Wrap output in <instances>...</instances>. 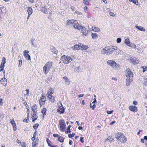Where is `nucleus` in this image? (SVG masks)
I'll list each match as a JSON object with an SVG mask.
<instances>
[{"mask_svg":"<svg viewBox=\"0 0 147 147\" xmlns=\"http://www.w3.org/2000/svg\"><path fill=\"white\" fill-rule=\"evenodd\" d=\"M22 60H20L19 61V64L18 65V67H21L22 65Z\"/></svg>","mask_w":147,"mask_h":147,"instance_id":"c03bdc74","label":"nucleus"},{"mask_svg":"<svg viewBox=\"0 0 147 147\" xmlns=\"http://www.w3.org/2000/svg\"><path fill=\"white\" fill-rule=\"evenodd\" d=\"M125 43L127 46H129L130 44V42L128 38H126L125 40Z\"/></svg>","mask_w":147,"mask_h":147,"instance_id":"c85d7f7f","label":"nucleus"},{"mask_svg":"<svg viewBox=\"0 0 147 147\" xmlns=\"http://www.w3.org/2000/svg\"><path fill=\"white\" fill-rule=\"evenodd\" d=\"M37 107L36 104H34L32 107V110L33 112H37Z\"/></svg>","mask_w":147,"mask_h":147,"instance_id":"393cba45","label":"nucleus"},{"mask_svg":"<svg viewBox=\"0 0 147 147\" xmlns=\"http://www.w3.org/2000/svg\"><path fill=\"white\" fill-rule=\"evenodd\" d=\"M68 137L69 138H71L73 137V136L72 135V134H69L68 135Z\"/></svg>","mask_w":147,"mask_h":147,"instance_id":"774afa93","label":"nucleus"},{"mask_svg":"<svg viewBox=\"0 0 147 147\" xmlns=\"http://www.w3.org/2000/svg\"><path fill=\"white\" fill-rule=\"evenodd\" d=\"M55 16L54 13H52V12H50L49 13L48 18L51 20L54 21L56 18Z\"/></svg>","mask_w":147,"mask_h":147,"instance_id":"9d476101","label":"nucleus"},{"mask_svg":"<svg viewBox=\"0 0 147 147\" xmlns=\"http://www.w3.org/2000/svg\"><path fill=\"white\" fill-rule=\"evenodd\" d=\"M109 14L111 16H112L113 17H114L115 16V14L112 12H110L109 13Z\"/></svg>","mask_w":147,"mask_h":147,"instance_id":"6e6d98bb","label":"nucleus"},{"mask_svg":"<svg viewBox=\"0 0 147 147\" xmlns=\"http://www.w3.org/2000/svg\"><path fill=\"white\" fill-rule=\"evenodd\" d=\"M130 1H131L134 3L135 4L138 5L137 4L138 3V0H129Z\"/></svg>","mask_w":147,"mask_h":147,"instance_id":"58836bf2","label":"nucleus"},{"mask_svg":"<svg viewBox=\"0 0 147 147\" xmlns=\"http://www.w3.org/2000/svg\"><path fill=\"white\" fill-rule=\"evenodd\" d=\"M40 101L43 103H44L45 101L46 100V97L45 96L42 95L40 98Z\"/></svg>","mask_w":147,"mask_h":147,"instance_id":"c756f323","label":"nucleus"},{"mask_svg":"<svg viewBox=\"0 0 147 147\" xmlns=\"http://www.w3.org/2000/svg\"><path fill=\"white\" fill-rule=\"evenodd\" d=\"M82 32L83 33L82 35L83 36H86L87 35L88 32L89 31L88 30H86L84 28H83L82 26V28H81Z\"/></svg>","mask_w":147,"mask_h":147,"instance_id":"f8f14e48","label":"nucleus"},{"mask_svg":"<svg viewBox=\"0 0 147 147\" xmlns=\"http://www.w3.org/2000/svg\"><path fill=\"white\" fill-rule=\"evenodd\" d=\"M92 29L93 31L96 32H97L98 31H100V30L99 28L94 27H92Z\"/></svg>","mask_w":147,"mask_h":147,"instance_id":"f704fd0d","label":"nucleus"},{"mask_svg":"<svg viewBox=\"0 0 147 147\" xmlns=\"http://www.w3.org/2000/svg\"><path fill=\"white\" fill-rule=\"evenodd\" d=\"M121 40L120 38H118L117 39V42L118 43H120L121 41Z\"/></svg>","mask_w":147,"mask_h":147,"instance_id":"09e8293b","label":"nucleus"},{"mask_svg":"<svg viewBox=\"0 0 147 147\" xmlns=\"http://www.w3.org/2000/svg\"><path fill=\"white\" fill-rule=\"evenodd\" d=\"M66 59H65V64H67L69 63H70L72 61V59L70 56H66Z\"/></svg>","mask_w":147,"mask_h":147,"instance_id":"ddd939ff","label":"nucleus"},{"mask_svg":"<svg viewBox=\"0 0 147 147\" xmlns=\"http://www.w3.org/2000/svg\"><path fill=\"white\" fill-rule=\"evenodd\" d=\"M74 21V20H68L67 22L66 25L67 26L68 25H71V24L73 25Z\"/></svg>","mask_w":147,"mask_h":147,"instance_id":"bb28decb","label":"nucleus"},{"mask_svg":"<svg viewBox=\"0 0 147 147\" xmlns=\"http://www.w3.org/2000/svg\"><path fill=\"white\" fill-rule=\"evenodd\" d=\"M83 2L86 5H88V0H86L85 1V0H83Z\"/></svg>","mask_w":147,"mask_h":147,"instance_id":"8fccbe9b","label":"nucleus"},{"mask_svg":"<svg viewBox=\"0 0 147 147\" xmlns=\"http://www.w3.org/2000/svg\"><path fill=\"white\" fill-rule=\"evenodd\" d=\"M119 141L121 142L125 143L127 141L126 137L121 133Z\"/></svg>","mask_w":147,"mask_h":147,"instance_id":"423d86ee","label":"nucleus"},{"mask_svg":"<svg viewBox=\"0 0 147 147\" xmlns=\"http://www.w3.org/2000/svg\"><path fill=\"white\" fill-rule=\"evenodd\" d=\"M132 81L133 78H130V79H129L128 78H127L126 80V85L127 86H129Z\"/></svg>","mask_w":147,"mask_h":147,"instance_id":"6ab92c4d","label":"nucleus"},{"mask_svg":"<svg viewBox=\"0 0 147 147\" xmlns=\"http://www.w3.org/2000/svg\"><path fill=\"white\" fill-rule=\"evenodd\" d=\"M58 140L61 142H63L64 141V138L63 137L59 136L58 138Z\"/></svg>","mask_w":147,"mask_h":147,"instance_id":"473e14b6","label":"nucleus"},{"mask_svg":"<svg viewBox=\"0 0 147 147\" xmlns=\"http://www.w3.org/2000/svg\"><path fill=\"white\" fill-rule=\"evenodd\" d=\"M34 39H32L31 40V42H32V44L33 46H34Z\"/></svg>","mask_w":147,"mask_h":147,"instance_id":"e2e57ef3","label":"nucleus"},{"mask_svg":"<svg viewBox=\"0 0 147 147\" xmlns=\"http://www.w3.org/2000/svg\"><path fill=\"white\" fill-rule=\"evenodd\" d=\"M34 113L32 115V117L33 118H37V112H33Z\"/></svg>","mask_w":147,"mask_h":147,"instance_id":"a19ab883","label":"nucleus"},{"mask_svg":"<svg viewBox=\"0 0 147 147\" xmlns=\"http://www.w3.org/2000/svg\"><path fill=\"white\" fill-rule=\"evenodd\" d=\"M81 70L80 67H77L75 69V70L76 72H79Z\"/></svg>","mask_w":147,"mask_h":147,"instance_id":"c9c22d12","label":"nucleus"},{"mask_svg":"<svg viewBox=\"0 0 147 147\" xmlns=\"http://www.w3.org/2000/svg\"><path fill=\"white\" fill-rule=\"evenodd\" d=\"M107 63L108 65L114 69L117 68L118 67H119V65H118L114 61L112 60H108Z\"/></svg>","mask_w":147,"mask_h":147,"instance_id":"f03ea898","label":"nucleus"},{"mask_svg":"<svg viewBox=\"0 0 147 147\" xmlns=\"http://www.w3.org/2000/svg\"><path fill=\"white\" fill-rule=\"evenodd\" d=\"M47 97L49 98V100L52 102H53L54 101V97L52 96L49 93H47Z\"/></svg>","mask_w":147,"mask_h":147,"instance_id":"dca6fc26","label":"nucleus"},{"mask_svg":"<svg viewBox=\"0 0 147 147\" xmlns=\"http://www.w3.org/2000/svg\"><path fill=\"white\" fill-rule=\"evenodd\" d=\"M92 38L93 39L96 38L98 37V35L96 33H92L91 34Z\"/></svg>","mask_w":147,"mask_h":147,"instance_id":"2f4dec72","label":"nucleus"},{"mask_svg":"<svg viewBox=\"0 0 147 147\" xmlns=\"http://www.w3.org/2000/svg\"><path fill=\"white\" fill-rule=\"evenodd\" d=\"M29 52V51L27 50L24 51L23 52L24 53V55L26 58V59H28L29 60H30V56L28 54V53Z\"/></svg>","mask_w":147,"mask_h":147,"instance_id":"9b49d317","label":"nucleus"},{"mask_svg":"<svg viewBox=\"0 0 147 147\" xmlns=\"http://www.w3.org/2000/svg\"><path fill=\"white\" fill-rule=\"evenodd\" d=\"M84 137H81L80 138V141L82 143H83L84 142V141L83 140Z\"/></svg>","mask_w":147,"mask_h":147,"instance_id":"864d4df0","label":"nucleus"},{"mask_svg":"<svg viewBox=\"0 0 147 147\" xmlns=\"http://www.w3.org/2000/svg\"><path fill=\"white\" fill-rule=\"evenodd\" d=\"M28 119H25L23 120V121L24 122H28Z\"/></svg>","mask_w":147,"mask_h":147,"instance_id":"0e129e2a","label":"nucleus"},{"mask_svg":"<svg viewBox=\"0 0 147 147\" xmlns=\"http://www.w3.org/2000/svg\"><path fill=\"white\" fill-rule=\"evenodd\" d=\"M26 8L28 14H29V15H31L33 12L32 8L31 7H26Z\"/></svg>","mask_w":147,"mask_h":147,"instance_id":"a211bd4d","label":"nucleus"},{"mask_svg":"<svg viewBox=\"0 0 147 147\" xmlns=\"http://www.w3.org/2000/svg\"><path fill=\"white\" fill-rule=\"evenodd\" d=\"M63 59H64V55H63V56L61 57V59L62 60V61H63V62H64V61L63 60Z\"/></svg>","mask_w":147,"mask_h":147,"instance_id":"bf43d9fd","label":"nucleus"},{"mask_svg":"<svg viewBox=\"0 0 147 147\" xmlns=\"http://www.w3.org/2000/svg\"><path fill=\"white\" fill-rule=\"evenodd\" d=\"M60 125V128L62 131H64V121L63 120H60L59 121Z\"/></svg>","mask_w":147,"mask_h":147,"instance_id":"0eeeda50","label":"nucleus"},{"mask_svg":"<svg viewBox=\"0 0 147 147\" xmlns=\"http://www.w3.org/2000/svg\"><path fill=\"white\" fill-rule=\"evenodd\" d=\"M84 94H79L78 95V97L79 98H80V97H82L84 96Z\"/></svg>","mask_w":147,"mask_h":147,"instance_id":"338daca9","label":"nucleus"},{"mask_svg":"<svg viewBox=\"0 0 147 147\" xmlns=\"http://www.w3.org/2000/svg\"><path fill=\"white\" fill-rule=\"evenodd\" d=\"M71 127V126L69 125L67 127V129L65 131V133L66 134L68 133H70L71 132V131L70 129V128Z\"/></svg>","mask_w":147,"mask_h":147,"instance_id":"7c9ffc66","label":"nucleus"},{"mask_svg":"<svg viewBox=\"0 0 147 147\" xmlns=\"http://www.w3.org/2000/svg\"><path fill=\"white\" fill-rule=\"evenodd\" d=\"M73 25V27L74 28L77 29L78 30H80L82 28V26L79 24H78V22L77 20H74Z\"/></svg>","mask_w":147,"mask_h":147,"instance_id":"20e7f679","label":"nucleus"},{"mask_svg":"<svg viewBox=\"0 0 147 147\" xmlns=\"http://www.w3.org/2000/svg\"><path fill=\"white\" fill-rule=\"evenodd\" d=\"M72 49L74 50H78L81 49L80 44L78 45H75L72 47Z\"/></svg>","mask_w":147,"mask_h":147,"instance_id":"412c9836","label":"nucleus"},{"mask_svg":"<svg viewBox=\"0 0 147 147\" xmlns=\"http://www.w3.org/2000/svg\"><path fill=\"white\" fill-rule=\"evenodd\" d=\"M96 107V105L95 104H94L92 107H91V108L93 109L94 110L95 107Z\"/></svg>","mask_w":147,"mask_h":147,"instance_id":"13d9d810","label":"nucleus"},{"mask_svg":"<svg viewBox=\"0 0 147 147\" xmlns=\"http://www.w3.org/2000/svg\"><path fill=\"white\" fill-rule=\"evenodd\" d=\"M143 81H144V85L147 86V79L145 78H143Z\"/></svg>","mask_w":147,"mask_h":147,"instance_id":"79ce46f5","label":"nucleus"},{"mask_svg":"<svg viewBox=\"0 0 147 147\" xmlns=\"http://www.w3.org/2000/svg\"><path fill=\"white\" fill-rule=\"evenodd\" d=\"M4 65L3 64H1V65L0 66V68H1V69L0 70V71H3V69L4 67Z\"/></svg>","mask_w":147,"mask_h":147,"instance_id":"a18cd8bd","label":"nucleus"},{"mask_svg":"<svg viewBox=\"0 0 147 147\" xmlns=\"http://www.w3.org/2000/svg\"><path fill=\"white\" fill-rule=\"evenodd\" d=\"M129 109L134 112L136 111L137 110V108L135 106H130L129 107Z\"/></svg>","mask_w":147,"mask_h":147,"instance_id":"2eb2a0df","label":"nucleus"},{"mask_svg":"<svg viewBox=\"0 0 147 147\" xmlns=\"http://www.w3.org/2000/svg\"><path fill=\"white\" fill-rule=\"evenodd\" d=\"M46 141L47 142L49 146H52V145L51 144V142L50 140H49V139H47L46 140Z\"/></svg>","mask_w":147,"mask_h":147,"instance_id":"49530a36","label":"nucleus"},{"mask_svg":"<svg viewBox=\"0 0 147 147\" xmlns=\"http://www.w3.org/2000/svg\"><path fill=\"white\" fill-rule=\"evenodd\" d=\"M10 121L12 125L13 124V123H15V122L14 120H10Z\"/></svg>","mask_w":147,"mask_h":147,"instance_id":"052dcab7","label":"nucleus"},{"mask_svg":"<svg viewBox=\"0 0 147 147\" xmlns=\"http://www.w3.org/2000/svg\"><path fill=\"white\" fill-rule=\"evenodd\" d=\"M62 106V107H60L58 109H57L58 112H59L60 113H63L64 111V108L62 107V105L61 104Z\"/></svg>","mask_w":147,"mask_h":147,"instance_id":"5701e85b","label":"nucleus"},{"mask_svg":"<svg viewBox=\"0 0 147 147\" xmlns=\"http://www.w3.org/2000/svg\"><path fill=\"white\" fill-rule=\"evenodd\" d=\"M52 65V62L50 61H48L45 64L43 67V72L45 74H46L48 73Z\"/></svg>","mask_w":147,"mask_h":147,"instance_id":"f257e3e1","label":"nucleus"},{"mask_svg":"<svg viewBox=\"0 0 147 147\" xmlns=\"http://www.w3.org/2000/svg\"><path fill=\"white\" fill-rule=\"evenodd\" d=\"M71 82L66 77H65V84L68 87Z\"/></svg>","mask_w":147,"mask_h":147,"instance_id":"f3484780","label":"nucleus"},{"mask_svg":"<svg viewBox=\"0 0 147 147\" xmlns=\"http://www.w3.org/2000/svg\"><path fill=\"white\" fill-rule=\"evenodd\" d=\"M20 143L21 144V145L22 147H26V145L25 142H22V143H21V142H20Z\"/></svg>","mask_w":147,"mask_h":147,"instance_id":"3c124183","label":"nucleus"},{"mask_svg":"<svg viewBox=\"0 0 147 147\" xmlns=\"http://www.w3.org/2000/svg\"><path fill=\"white\" fill-rule=\"evenodd\" d=\"M38 139H37V138H36L35 140H34L32 143L36 144H38L37 142H38Z\"/></svg>","mask_w":147,"mask_h":147,"instance_id":"603ef678","label":"nucleus"},{"mask_svg":"<svg viewBox=\"0 0 147 147\" xmlns=\"http://www.w3.org/2000/svg\"><path fill=\"white\" fill-rule=\"evenodd\" d=\"M50 50L51 51L53 54L57 55L58 53V51L56 50L55 48L53 47H52L51 48Z\"/></svg>","mask_w":147,"mask_h":147,"instance_id":"aec40b11","label":"nucleus"},{"mask_svg":"<svg viewBox=\"0 0 147 147\" xmlns=\"http://www.w3.org/2000/svg\"><path fill=\"white\" fill-rule=\"evenodd\" d=\"M13 130L14 131H16L17 129L16 125L15 126H13Z\"/></svg>","mask_w":147,"mask_h":147,"instance_id":"69168bd1","label":"nucleus"},{"mask_svg":"<svg viewBox=\"0 0 147 147\" xmlns=\"http://www.w3.org/2000/svg\"><path fill=\"white\" fill-rule=\"evenodd\" d=\"M80 48H82V50H86L88 48V46L84 45L82 44H80Z\"/></svg>","mask_w":147,"mask_h":147,"instance_id":"a878e982","label":"nucleus"},{"mask_svg":"<svg viewBox=\"0 0 147 147\" xmlns=\"http://www.w3.org/2000/svg\"><path fill=\"white\" fill-rule=\"evenodd\" d=\"M47 93H49L51 95L53 93V89L52 88H49V92Z\"/></svg>","mask_w":147,"mask_h":147,"instance_id":"72a5a7b5","label":"nucleus"},{"mask_svg":"<svg viewBox=\"0 0 147 147\" xmlns=\"http://www.w3.org/2000/svg\"><path fill=\"white\" fill-rule=\"evenodd\" d=\"M40 10L45 14H47L48 13L47 9L46 6H44L42 7L40 9Z\"/></svg>","mask_w":147,"mask_h":147,"instance_id":"4468645a","label":"nucleus"},{"mask_svg":"<svg viewBox=\"0 0 147 147\" xmlns=\"http://www.w3.org/2000/svg\"><path fill=\"white\" fill-rule=\"evenodd\" d=\"M117 48L116 46H112L110 48H107V54H110L112 53L115 50H117Z\"/></svg>","mask_w":147,"mask_h":147,"instance_id":"6e6552de","label":"nucleus"},{"mask_svg":"<svg viewBox=\"0 0 147 147\" xmlns=\"http://www.w3.org/2000/svg\"><path fill=\"white\" fill-rule=\"evenodd\" d=\"M107 48L105 47V48L103 49L101 51V53L102 54H106L107 55Z\"/></svg>","mask_w":147,"mask_h":147,"instance_id":"4be33fe9","label":"nucleus"},{"mask_svg":"<svg viewBox=\"0 0 147 147\" xmlns=\"http://www.w3.org/2000/svg\"><path fill=\"white\" fill-rule=\"evenodd\" d=\"M121 132H118L115 135V138L119 141V139H120V135L121 134Z\"/></svg>","mask_w":147,"mask_h":147,"instance_id":"cd10ccee","label":"nucleus"},{"mask_svg":"<svg viewBox=\"0 0 147 147\" xmlns=\"http://www.w3.org/2000/svg\"><path fill=\"white\" fill-rule=\"evenodd\" d=\"M23 92L24 93H26V95H27V96H28L29 94V91L28 89H27L26 91L24 90L23 91Z\"/></svg>","mask_w":147,"mask_h":147,"instance_id":"4c0bfd02","label":"nucleus"},{"mask_svg":"<svg viewBox=\"0 0 147 147\" xmlns=\"http://www.w3.org/2000/svg\"><path fill=\"white\" fill-rule=\"evenodd\" d=\"M5 63L6 59L5 57H3L1 63L4 65Z\"/></svg>","mask_w":147,"mask_h":147,"instance_id":"37998d69","label":"nucleus"},{"mask_svg":"<svg viewBox=\"0 0 147 147\" xmlns=\"http://www.w3.org/2000/svg\"><path fill=\"white\" fill-rule=\"evenodd\" d=\"M136 28L138 30L142 31H145V29L142 26H138V25H136Z\"/></svg>","mask_w":147,"mask_h":147,"instance_id":"b1692460","label":"nucleus"},{"mask_svg":"<svg viewBox=\"0 0 147 147\" xmlns=\"http://www.w3.org/2000/svg\"><path fill=\"white\" fill-rule=\"evenodd\" d=\"M113 110L111 111H107V113L108 114H110L112 113L113 112Z\"/></svg>","mask_w":147,"mask_h":147,"instance_id":"5fc2aeb1","label":"nucleus"},{"mask_svg":"<svg viewBox=\"0 0 147 147\" xmlns=\"http://www.w3.org/2000/svg\"><path fill=\"white\" fill-rule=\"evenodd\" d=\"M5 75H4V77L2 78L0 81V82L2 84L3 86H6L7 84V79L5 78Z\"/></svg>","mask_w":147,"mask_h":147,"instance_id":"1a4fd4ad","label":"nucleus"},{"mask_svg":"<svg viewBox=\"0 0 147 147\" xmlns=\"http://www.w3.org/2000/svg\"><path fill=\"white\" fill-rule=\"evenodd\" d=\"M38 125V123H36L34 125L33 127L35 129H37Z\"/></svg>","mask_w":147,"mask_h":147,"instance_id":"de8ad7c7","label":"nucleus"},{"mask_svg":"<svg viewBox=\"0 0 147 147\" xmlns=\"http://www.w3.org/2000/svg\"><path fill=\"white\" fill-rule=\"evenodd\" d=\"M53 136L55 137H58L59 136L57 134H53Z\"/></svg>","mask_w":147,"mask_h":147,"instance_id":"4d7b16f0","label":"nucleus"},{"mask_svg":"<svg viewBox=\"0 0 147 147\" xmlns=\"http://www.w3.org/2000/svg\"><path fill=\"white\" fill-rule=\"evenodd\" d=\"M147 70V67H145L143 70L142 71L143 72H144L145 71H146Z\"/></svg>","mask_w":147,"mask_h":147,"instance_id":"680f3d73","label":"nucleus"},{"mask_svg":"<svg viewBox=\"0 0 147 147\" xmlns=\"http://www.w3.org/2000/svg\"><path fill=\"white\" fill-rule=\"evenodd\" d=\"M125 75L127 78H133V73L129 69H127L126 70Z\"/></svg>","mask_w":147,"mask_h":147,"instance_id":"7ed1b4c3","label":"nucleus"},{"mask_svg":"<svg viewBox=\"0 0 147 147\" xmlns=\"http://www.w3.org/2000/svg\"><path fill=\"white\" fill-rule=\"evenodd\" d=\"M130 59L131 62L134 65L138 63L140 61L139 59L135 57H131Z\"/></svg>","mask_w":147,"mask_h":147,"instance_id":"39448f33","label":"nucleus"},{"mask_svg":"<svg viewBox=\"0 0 147 147\" xmlns=\"http://www.w3.org/2000/svg\"><path fill=\"white\" fill-rule=\"evenodd\" d=\"M47 109L46 108H43V109L42 110V113L43 114V116L46 115V111Z\"/></svg>","mask_w":147,"mask_h":147,"instance_id":"e433bc0d","label":"nucleus"},{"mask_svg":"<svg viewBox=\"0 0 147 147\" xmlns=\"http://www.w3.org/2000/svg\"><path fill=\"white\" fill-rule=\"evenodd\" d=\"M129 46L134 49H135L136 47V45L133 43H131V44H130Z\"/></svg>","mask_w":147,"mask_h":147,"instance_id":"ea45409f","label":"nucleus"}]
</instances>
